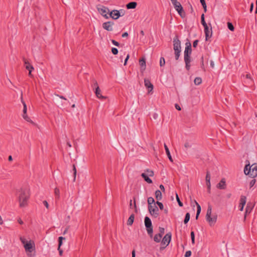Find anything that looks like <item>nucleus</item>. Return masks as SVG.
Returning <instances> with one entry per match:
<instances>
[{
	"mask_svg": "<svg viewBox=\"0 0 257 257\" xmlns=\"http://www.w3.org/2000/svg\"><path fill=\"white\" fill-rule=\"evenodd\" d=\"M23 61L25 64V68L29 71V76L32 77V71L34 70L33 66L29 62L28 60L26 58H23Z\"/></svg>",
	"mask_w": 257,
	"mask_h": 257,
	"instance_id": "nucleus-11",
	"label": "nucleus"
},
{
	"mask_svg": "<svg viewBox=\"0 0 257 257\" xmlns=\"http://www.w3.org/2000/svg\"><path fill=\"white\" fill-rule=\"evenodd\" d=\"M111 42L113 45H114L116 46H119V43L114 40H111Z\"/></svg>",
	"mask_w": 257,
	"mask_h": 257,
	"instance_id": "nucleus-52",
	"label": "nucleus"
},
{
	"mask_svg": "<svg viewBox=\"0 0 257 257\" xmlns=\"http://www.w3.org/2000/svg\"><path fill=\"white\" fill-rule=\"evenodd\" d=\"M206 185L208 189V192H210L211 184H210V175L209 172H207L206 175Z\"/></svg>",
	"mask_w": 257,
	"mask_h": 257,
	"instance_id": "nucleus-17",
	"label": "nucleus"
},
{
	"mask_svg": "<svg viewBox=\"0 0 257 257\" xmlns=\"http://www.w3.org/2000/svg\"><path fill=\"white\" fill-rule=\"evenodd\" d=\"M58 250L59 251V254L62 255L63 254V250L61 249L60 247L58 245Z\"/></svg>",
	"mask_w": 257,
	"mask_h": 257,
	"instance_id": "nucleus-56",
	"label": "nucleus"
},
{
	"mask_svg": "<svg viewBox=\"0 0 257 257\" xmlns=\"http://www.w3.org/2000/svg\"><path fill=\"white\" fill-rule=\"evenodd\" d=\"M97 10L99 13L104 17L106 19L109 18V10L108 8L103 6L97 7Z\"/></svg>",
	"mask_w": 257,
	"mask_h": 257,
	"instance_id": "nucleus-8",
	"label": "nucleus"
},
{
	"mask_svg": "<svg viewBox=\"0 0 257 257\" xmlns=\"http://www.w3.org/2000/svg\"><path fill=\"white\" fill-rule=\"evenodd\" d=\"M73 176H74L73 181H75V178H76V169L75 165H73Z\"/></svg>",
	"mask_w": 257,
	"mask_h": 257,
	"instance_id": "nucleus-44",
	"label": "nucleus"
},
{
	"mask_svg": "<svg viewBox=\"0 0 257 257\" xmlns=\"http://www.w3.org/2000/svg\"><path fill=\"white\" fill-rule=\"evenodd\" d=\"M130 58V55L129 54H127L126 57V58L125 59V60H124V65H125L127 63V61L128 60V59H129Z\"/></svg>",
	"mask_w": 257,
	"mask_h": 257,
	"instance_id": "nucleus-57",
	"label": "nucleus"
},
{
	"mask_svg": "<svg viewBox=\"0 0 257 257\" xmlns=\"http://www.w3.org/2000/svg\"><path fill=\"white\" fill-rule=\"evenodd\" d=\"M164 148H165V151H166V153L167 154V155L169 159V160L171 161V162H173V159L171 157V155L170 154V151H169V150L167 147V146L166 145V144H164Z\"/></svg>",
	"mask_w": 257,
	"mask_h": 257,
	"instance_id": "nucleus-25",
	"label": "nucleus"
},
{
	"mask_svg": "<svg viewBox=\"0 0 257 257\" xmlns=\"http://www.w3.org/2000/svg\"><path fill=\"white\" fill-rule=\"evenodd\" d=\"M162 238V237L161 236V235L157 233V234H155V235L154 236V237L153 238V239H154V241L158 243L161 241Z\"/></svg>",
	"mask_w": 257,
	"mask_h": 257,
	"instance_id": "nucleus-30",
	"label": "nucleus"
},
{
	"mask_svg": "<svg viewBox=\"0 0 257 257\" xmlns=\"http://www.w3.org/2000/svg\"><path fill=\"white\" fill-rule=\"evenodd\" d=\"M128 35V33H123L122 35V37L125 38L127 37Z\"/></svg>",
	"mask_w": 257,
	"mask_h": 257,
	"instance_id": "nucleus-62",
	"label": "nucleus"
},
{
	"mask_svg": "<svg viewBox=\"0 0 257 257\" xmlns=\"http://www.w3.org/2000/svg\"><path fill=\"white\" fill-rule=\"evenodd\" d=\"M148 209L150 213L155 217H157L159 215V209L158 208L154 203V205H149Z\"/></svg>",
	"mask_w": 257,
	"mask_h": 257,
	"instance_id": "nucleus-9",
	"label": "nucleus"
},
{
	"mask_svg": "<svg viewBox=\"0 0 257 257\" xmlns=\"http://www.w3.org/2000/svg\"><path fill=\"white\" fill-rule=\"evenodd\" d=\"M184 147L186 149H188V148H191V145L189 142H186L184 144Z\"/></svg>",
	"mask_w": 257,
	"mask_h": 257,
	"instance_id": "nucleus-50",
	"label": "nucleus"
},
{
	"mask_svg": "<svg viewBox=\"0 0 257 257\" xmlns=\"http://www.w3.org/2000/svg\"><path fill=\"white\" fill-rule=\"evenodd\" d=\"M217 187L220 189H224L226 188V183L224 179H222L217 185Z\"/></svg>",
	"mask_w": 257,
	"mask_h": 257,
	"instance_id": "nucleus-21",
	"label": "nucleus"
},
{
	"mask_svg": "<svg viewBox=\"0 0 257 257\" xmlns=\"http://www.w3.org/2000/svg\"><path fill=\"white\" fill-rule=\"evenodd\" d=\"M252 208H253V206H252L250 204H249V203H248L247 204V206H246V208H245V214H244V220L246 218L247 214L248 213H250V212L252 210Z\"/></svg>",
	"mask_w": 257,
	"mask_h": 257,
	"instance_id": "nucleus-22",
	"label": "nucleus"
},
{
	"mask_svg": "<svg viewBox=\"0 0 257 257\" xmlns=\"http://www.w3.org/2000/svg\"><path fill=\"white\" fill-rule=\"evenodd\" d=\"M65 239V238L63 237L62 236H60L59 237V238H58V241H59L58 245L59 246V247H61V246L62 244V240H64Z\"/></svg>",
	"mask_w": 257,
	"mask_h": 257,
	"instance_id": "nucleus-42",
	"label": "nucleus"
},
{
	"mask_svg": "<svg viewBox=\"0 0 257 257\" xmlns=\"http://www.w3.org/2000/svg\"><path fill=\"white\" fill-rule=\"evenodd\" d=\"M21 101H22V103H23V106H24L23 110V118L26 121H27L28 122H31L32 123H34L33 121L30 119V118L27 114V105H26V103L25 102V101L23 100L22 96H21Z\"/></svg>",
	"mask_w": 257,
	"mask_h": 257,
	"instance_id": "nucleus-10",
	"label": "nucleus"
},
{
	"mask_svg": "<svg viewBox=\"0 0 257 257\" xmlns=\"http://www.w3.org/2000/svg\"><path fill=\"white\" fill-rule=\"evenodd\" d=\"M246 198L245 196L241 195L240 199V203L239 204V208L240 211H242L244 206L246 203Z\"/></svg>",
	"mask_w": 257,
	"mask_h": 257,
	"instance_id": "nucleus-14",
	"label": "nucleus"
},
{
	"mask_svg": "<svg viewBox=\"0 0 257 257\" xmlns=\"http://www.w3.org/2000/svg\"><path fill=\"white\" fill-rule=\"evenodd\" d=\"M176 199H177V201L178 202V205L180 206V207H182L183 206V203L182 202L180 201V199H179V197L178 195V194L176 193Z\"/></svg>",
	"mask_w": 257,
	"mask_h": 257,
	"instance_id": "nucleus-43",
	"label": "nucleus"
},
{
	"mask_svg": "<svg viewBox=\"0 0 257 257\" xmlns=\"http://www.w3.org/2000/svg\"><path fill=\"white\" fill-rule=\"evenodd\" d=\"M54 193L56 196V198L58 199L60 197V191L59 189L57 188H56L54 190Z\"/></svg>",
	"mask_w": 257,
	"mask_h": 257,
	"instance_id": "nucleus-35",
	"label": "nucleus"
},
{
	"mask_svg": "<svg viewBox=\"0 0 257 257\" xmlns=\"http://www.w3.org/2000/svg\"><path fill=\"white\" fill-rule=\"evenodd\" d=\"M146 172H147V175L150 177H153L154 176V172L152 170L148 169Z\"/></svg>",
	"mask_w": 257,
	"mask_h": 257,
	"instance_id": "nucleus-39",
	"label": "nucleus"
},
{
	"mask_svg": "<svg viewBox=\"0 0 257 257\" xmlns=\"http://www.w3.org/2000/svg\"><path fill=\"white\" fill-rule=\"evenodd\" d=\"M201 67L202 69H204V62H203V57H201Z\"/></svg>",
	"mask_w": 257,
	"mask_h": 257,
	"instance_id": "nucleus-55",
	"label": "nucleus"
},
{
	"mask_svg": "<svg viewBox=\"0 0 257 257\" xmlns=\"http://www.w3.org/2000/svg\"><path fill=\"white\" fill-rule=\"evenodd\" d=\"M195 203L197 206V213H196V219H197L198 218V216L200 213V212L201 210V208L200 205L195 200Z\"/></svg>",
	"mask_w": 257,
	"mask_h": 257,
	"instance_id": "nucleus-28",
	"label": "nucleus"
},
{
	"mask_svg": "<svg viewBox=\"0 0 257 257\" xmlns=\"http://www.w3.org/2000/svg\"><path fill=\"white\" fill-rule=\"evenodd\" d=\"M18 221L20 224H23V221L20 218L18 219Z\"/></svg>",
	"mask_w": 257,
	"mask_h": 257,
	"instance_id": "nucleus-64",
	"label": "nucleus"
},
{
	"mask_svg": "<svg viewBox=\"0 0 257 257\" xmlns=\"http://www.w3.org/2000/svg\"><path fill=\"white\" fill-rule=\"evenodd\" d=\"M20 240H21L22 243L24 244V246H25V244H26V243L29 242L28 241H27L26 240V239L25 238H24L23 237H20Z\"/></svg>",
	"mask_w": 257,
	"mask_h": 257,
	"instance_id": "nucleus-48",
	"label": "nucleus"
},
{
	"mask_svg": "<svg viewBox=\"0 0 257 257\" xmlns=\"http://www.w3.org/2000/svg\"><path fill=\"white\" fill-rule=\"evenodd\" d=\"M145 225L146 227L147 231L151 238L153 237V229L152 221L149 217L145 218Z\"/></svg>",
	"mask_w": 257,
	"mask_h": 257,
	"instance_id": "nucleus-5",
	"label": "nucleus"
},
{
	"mask_svg": "<svg viewBox=\"0 0 257 257\" xmlns=\"http://www.w3.org/2000/svg\"><path fill=\"white\" fill-rule=\"evenodd\" d=\"M212 33H205L206 41H209L212 37Z\"/></svg>",
	"mask_w": 257,
	"mask_h": 257,
	"instance_id": "nucleus-46",
	"label": "nucleus"
},
{
	"mask_svg": "<svg viewBox=\"0 0 257 257\" xmlns=\"http://www.w3.org/2000/svg\"><path fill=\"white\" fill-rule=\"evenodd\" d=\"M95 93L96 97L100 99H104L106 98V97L104 96L101 94V90L100 89L99 87H96L95 88Z\"/></svg>",
	"mask_w": 257,
	"mask_h": 257,
	"instance_id": "nucleus-18",
	"label": "nucleus"
},
{
	"mask_svg": "<svg viewBox=\"0 0 257 257\" xmlns=\"http://www.w3.org/2000/svg\"><path fill=\"white\" fill-rule=\"evenodd\" d=\"M134 219H135L134 214H131L127 220V224L128 225H132L134 222Z\"/></svg>",
	"mask_w": 257,
	"mask_h": 257,
	"instance_id": "nucleus-29",
	"label": "nucleus"
},
{
	"mask_svg": "<svg viewBox=\"0 0 257 257\" xmlns=\"http://www.w3.org/2000/svg\"><path fill=\"white\" fill-rule=\"evenodd\" d=\"M159 187L163 192H165V188L162 184L160 185Z\"/></svg>",
	"mask_w": 257,
	"mask_h": 257,
	"instance_id": "nucleus-60",
	"label": "nucleus"
},
{
	"mask_svg": "<svg viewBox=\"0 0 257 257\" xmlns=\"http://www.w3.org/2000/svg\"><path fill=\"white\" fill-rule=\"evenodd\" d=\"M20 207H24L28 204L27 202L30 197L29 190L26 187H22L17 190Z\"/></svg>",
	"mask_w": 257,
	"mask_h": 257,
	"instance_id": "nucleus-1",
	"label": "nucleus"
},
{
	"mask_svg": "<svg viewBox=\"0 0 257 257\" xmlns=\"http://www.w3.org/2000/svg\"><path fill=\"white\" fill-rule=\"evenodd\" d=\"M57 96L59 97V98H61V99H64V100H66V98L64 97L63 96H62V95H59L58 94H55Z\"/></svg>",
	"mask_w": 257,
	"mask_h": 257,
	"instance_id": "nucleus-61",
	"label": "nucleus"
},
{
	"mask_svg": "<svg viewBox=\"0 0 257 257\" xmlns=\"http://www.w3.org/2000/svg\"><path fill=\"white\" fill-rule=\"evenodd\" d=\"M43 203L47 209L49 208V204L47 201H46V200L43 201Z\"/></svg>",
	"mask_w": 257,
	"mask_h": 257,
	"instance_id": "nucleus-54",
	"label": "nucleus"
},
{
	"mask_svg": "<svg viewBox=\"0 0 257 257\" xmlns=\"http://www.w3.org/2000/svg\"><path fill=\"white\" fill-rule=\"evenodd\" d=\"M164 233H165L164 228L160 227H159V233L158 234L161 235V236L162 237V236L164 234Z\"/></svg>",
	"mask_w": 257,
	"mask_h": 257,
	"instance_id": "nucleus-41",
	"label": "nucleus"
},
{
	"mask_svg": "<svg viewBox=\"0 0 257 257\" xmlns=\"http://www.w3.org/2000/svg\"><path fill=\"white\" fill-rule=\"evenodd\" d=\"M201 22L202 25L204 27V32H208V28L207 24L206 23L204 19V15L203 14L201 17Z\"/></svg>",
	"mask_w": 257,
	"mask_h": 257,
	"instance_id": "nucleus-20",
	"label": "nucleus"
},
{
	"mask_svg": "<svg viewBox=\"0 0 257 257\" xmlns=\"http://www.w3.org/2000/svg\"><path fill=\"white\" fill-rule=\"evenodd\" d=\"M165 64V59L163 57H161L160 58V66H164Z\"/></svg>",
	"mask_w": 257,
	"mask_h": 257,
	"instance_id": "nucleus-40",
	"label": "nucleus"
},
{
	"mask_svg": "<svg viewBox=\"0 0 257 257\" xmlns=\"http://www.w3.org/2000/svg\"><path fill=\"white\" fill-rule=\"evenodd\" d=\"M175 10L178 12V13L181 15V13L183 11V7H182L180 3L177 2V0H175V1H173L172 2Z\"/></svg>",
	"mask_w": 257,
	"mask_h": 257,
	"instance_id": "nucleus-12",
	"label": "nucleus"
},
{
	"mask_svg": "<svg viewBox=\"0 0 257 257\" xmlns=\"http://www.w3.org/2000/svg\"><path fill=\"white\" fill-rule=\"evenodd\" d=\"M255 179H253L251 180L249 183L250 188H251L252 187H253L254 186V185L255 184Z\"/></svg>",
	"mask_w": 257,
	"mask_h": 257,
	"instance_id": "nucleus-49",
	"label": "nucleus"
},
{
	"mask_svg": "<svg viewBox=\"0 0 257 257\" xmlns=\"http://www.w3.org/2000/svg\"><path fill=\"white\" fill-rule=\"evenodd\" d=\"M245 77L247 79H251L250 75L249 74H247L245 75Z\"/></svg>",
	"mask_w": 257,
	"mask_h": 257,
	"instance_id": "nucleus-63",
	"label": "nucleus"
},
{
	"mask_svg": "<svg viewBox=\"0 0 257 257\" xmlns=\"http://www.w3.org/2000/svg\"><path fill=\"white\" fill-rule=\"evenodd\" d=\"M191 242L192 244L195 243V234L194 231L191 232Z\"/></svg>",
	"mask_w": 257,
	"mask_h": 257,
	"instance_id": "nucleus-38",
	"label": "nucleus"
},
{
	"mask_svg": "<svg viewBox=\"0 0 257 257\" xmlns=\"http://www.w3.org/2000/svg\"><path fill=\"white\" fill-rule=\"evenodd\" d=\"M227 27L230 31H234V26L231 23H230V22L227 23Z\"/></svg>",
	"mask_w": 257,
	"mask_h": 257,
	"instance_id": "nucleus-37",
	"label": "nucleus"
},
{
	"mask_svg": "<svg viewBox=\"0 0 257 257\" xmlns=\"http://www.w3.org/2000/svg\"><path fill=\"white\" fill-rule=\"evenodd\" d=\"M155 198L157 200H161L162 198V195L161 191L157 190L155 191Z\"/></svg>",
	"mask_w": 257,
	"mask_h": 257,
	"instance_id": "nucleus-27",
	"label": "nucleus"
},
{
	"mask_svg": "<svg viewBox=\"0 0 257 257\" xmlns=\"http://www.w3.org/2000/svg\"><path fill=\"white\" fill-rule=\"evenodd\" d=\"M108 16L109 18L111 17L114 20H116L120 16V14L118 10H114L110 12H109Z\"/></svg>",
	"mask_w": 257,
	"mask_h": 257,
	"instance_id": "nucleus-13",
	"label": "nucleus"
},
{
	"mask_svg": "<svg viewBox=\"0 0 257 257\" xmlns=\"http://www.w3.org/2000/svg\"><path fill=\"white\" fill-rule=\"evenodd\" d=\"M141 176L144 179V180L148 183H152V180L149 177V176L145 173L141 174Z\"/></svg>",
	"mask_w": 257,
	"mask_h": 257,
	"instance_id": "nucleus-26",
	"label": "nucleus"
},
{
	"mask_svg": "<svg viewBox=\"0 0 257 257\" xmlns=\"http://www.w3.org/2000/svg\"><path fill=\"white\" fill-rule=\"evenodd\" d=\"M137 6V3L135 2H132L128 3L126 7L127 9H134L136 8Z\"/></svg>",
	"mask_w": 257,
	"mask_h": 257,
	"instance_id": "nucleus-24",
	"label": "nucleus"
},
{
	"mask_svg": "<svg viewBox=\"0 0 257 257\" xmlns=\"http://www.w3.org/2000/svg\"><path fill=\"white\" fill-rule=\"evenodd\" d=\"M175 108L178 110H181V107L178 104H175Z\"/></svg>",
	"mask_w": 257,
	"mask_h": 257,
	"instance_id": "nucleus-59",
	"label": "nucleus"
},
{
	"mask_svg": "<svg viewBox=\"0 0 257 257\" xmlns=\"http://www.w3.org/2000/svg\"><path fill=\"white\" fill-rule=\"evenodd\" d=\"M144 83L145 86L148 89V92H151L153 89L154 86L150 81L148 79H145Z\"/></svg>",
	"mask_w": 257,
	"mask_h": 257,
	"instance_id": "nucleus-16",
	"label": "nucleus"
},
{
	"mask_svg": "<svg viewBox=\"0 0 257 257\" xmlns=\"http://www.w3.org/2000/svg\"><path fill=\"white\" fill-rule=\"evenodd\" d=\"M190 213H187L185 215V217L184 220V223L185 224H187L188 222V221H189V219H190Z\"/></svg>",
	"mask_w": 257,
	"mask_h": 257,
	"instance_id": "nucleus-32",
	"label": "nucleus"
},
{
	"mask_svg": "<svg viewBox=\"0 0 257 257\" xmlns=\"http://www.w3.org/2000/svg\"><path fill=\"white\" fill-rule=\"evenodd\" d=\"M211 212H212V208L211 206H208L207 213L206 215V220L209 223L210 226H212L215 224L217 220V216L214 215L213 217H211Z\"/></svg>",
	"mask_w": 257,
	"mask_h": 257,
	"instance_id": "nucleus-4",
	"label": "nucleus"
},
{
	"mask_svg": "<svg viewBox=\"0 0 257 257\" xmlns=\"http://www.w3.org/2000/svg\"><path fill=\"white\" fill-rule=\"evenodd\" d=\"M24 247L26 251L31 252L33 250V242L30 241L28 243H26Z\"/></svg>",
	"mask_w": 257,
	"mask_h": 257,
	"instance_id": "nucleus-15",
	"label": "nucleus"
},
{
	"mask_svg": "<svg viewBox=\"0 0 257 257\" xmlns=\"http://www.w3.org/2000/svg\"><path fill=\"white\" fill-rule=\"evenodd\" d=\"M192 53L191 45L190 42L186 43V48L184 51V61L191 60Z\"/></svg>",
	"mask_w": 257,
	"mask_h": 257,
	"instance_id": "nucleus-7",
	"label": "nucleus"
},
{
	"mask_svg": "<svg viewBox=\"0 0 257 257\" xmlns=\"http://www.w3.org/2000/svg\"><path fill=\"white\" fill-rule=\"evenodd\" d=\"M112 23L110 22H105L103 24V28L108 31H111L112 30Z\"/></svg>",
	"mask_w": 257,
	"mask_h": 257,
	"instance_id": "nucleus-19",
	"label": "nucleus"
},
{
	"mask_svg": "<svg viewBox=\"0 0 257 257\" xmlns=\"http://www.w3.org/2000/svg\"><path fill=\"white\" fill-rule=\"evenodd\" d=\"M156 204L159 206L161 210H163L164 209V205L162 203L157 201L156 202Z\"/></svg>",
	"mask_w": 257,
	"mask_h": 257,
	"instance_id": "nucleus-45",
	"label": "nucleus"
},
{
	"mask_svg": "<svg viewBox=\"0 0 257 257\" xmlns=\"http://www.w3.org/2000/svg\"><path fill=\"white\" fill-rule=\"evenodd\" d=\"M185 62V67L187 70H189L190 68V62L191 60L184 61Z\"/></svg>",
	"mask_w": 257,
	"mask_h": 257,
	"instance_id": "nucleus-36",
	"label": "nucleus"
},
{
	"mask_svg": "<svg viewBox=\"0 0 257 257\" xmlns=\"http://www.w3.org/2000/svg\"><path fill=\"white\" fill-rule=\"evenodd\" d=\"M173 49L175 55V59L178 60L181 52V42L179 40L178 36H176L173 39Z\"/></svg>",
	"mask_w": 257,
	"mask_h": 257,
	"instance_id": "nucleus-3",
	"label": "nucleus"
},
{
	"mask_svg": "<svg viewBox=\"0 0 257 257\" xmlns=\"http://www.w3.org/2000/svg\"><path fill=\"white\" fill-rule=\"evenodd\" d=\"M194 82L195 85H198L201 83L202 79L200 77H196Z\"/></svg>",
	"mask_w": 257,
	"mask_h": 257,
	"instance_id": "nucleus-31",
	"label": "nucleus"
},
{
	"mask_svg": "<svg viewBox=\"0 0 257 257\" xmlns=\"http://www.w3.org/2000/svg\"><path fill=\"white\" fill-rule=\"evenodd\" d=\"M111 52L113 55H116L118 53V50L115 48H112L111 49Z\"/></svg>",
	"mask_w": 257,
	"mask_h": 257,
	"instance_id": "nucleus-47",
	"label": "nucleus"
},
{
	"mask_svg": "<svg viewBox=\"0 0 257 257\" xmlns=\"http://www.w3.org/2000/svg\"><path fill=\"white\" fill-rule=\"evenodd\" d=\"M198 43V40H195L193 43V47L195 48L197 46Z\"/></svg>",
	"mask_w": 257,
	"mask_h": 257,
	"instance_id": "nucleus-53",
	"label": "nucleus"
},
{
	"mask_svg": "<svg viewBox=\"0 0 257 257\" xmlns=\"http://www.w3.org/2000/svg\"><path fill=\"white\" fill-rule=\"evenodd\" d=\"M191 255V251L190 250H188L185 252V256L189 257Z\"/></svg>",
	"mask_w": 257,
	"mask_h": 257,
	"instance_id": "nucleus-51",
	"label": "nucleus"
},
{
	"mask_svg": "<svg viewBox=\"0 0 257 257\" xmlns=\"http://www.w3.org/2000/svg\"><path fill=\"white\" fill-rule=\"evenodd\" d=\"M148 206L152 205V204H154L155 203L154 199L152 197H149L148 198Z\"/></svg>",
	"mask_w": 257,
	"mask_h": 257,
	"instance_id": "nucleus-33",
	"label": "nucleus"
},
{
	"mask_svg": "<svg viewBox=\"0 0 257 257\" xmlns=\"http://www.w3.org/2000/svg\"><path fill=\"white\" fill-rule=\"evenodd\" d=\"M172 234L171 232H169L167 233L164 237L163 238L161 241V249H164L166 247H167L171 239Z\"/></svg>",
	"mask_w": 257,
	"mask_h": 257,
	"instance_id": "nucleus-6",
	"label": "nucleus"
},
{
	"mask_svg": "<svg viewBox=\"0 0 257 257\" xmlns=\"http://www.w3.org/2000/svg\"><path fill=\"white\" fill-rule=\"evenodd\" d=\"M139 64L141 66V70H145L146 69V60L144 58H142L139 60Z\"/></svg>",
	"mask_w": 257,
	"mask_h": 257,
	"instance_id": "nucleus-23",
	"label": "nucleus"
},
{
	"mask_svg": "<svg viewBox=\"0 0 257 257\" xmlns=\"http://www.w3.org/2000/svg\"><path fill=\"white\" fill-rule=\"evenodd\" d=\"M248 164L245 165L244 169V173L245 175L254 178L257 176V164L254 163L250 166L248 161Z\"/></svg>",
	"mask_w": 257,
	"mask_h": 257,
	"instance_id": "nucleus-2",
	"label": "nucleus"
},
{
	"mask_svg": "<svg viewBox=\"0 0 257 257\" xmlns=\"http://www.w3.org/2000/svg\"><path fill=\"white\" fill-rule=\"evenodd\" d=\"M93 87H95V88L96 87H99L97 81L95 80H93Z\"/></svg>",
	"mask_w": 257,
	"mask_h": 257,
	"instance_id": "nucleus-58",
	"label": "nucleus"
},
{
	"mask_svg": "<svg viewBox=\"0 0 257 257\" xmlns=\"http://www.w3.org/2000/svg\"><path fill=\"white\" fill-rule=\"evenodd\" d=\"M200 3H201L203 8L204 12H206L207 6H206V4L205 0H200Z\"/></svg>",
	"mask_w": 257,
	"mask_h": 257,
	"instance_id": "nucleus-34",
	"label": "nucleus"
}]
</instances>
